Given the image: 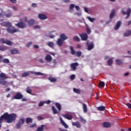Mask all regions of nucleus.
<instances>
[{
	"label": "nucleus",
	"instance_id": "obj_1",
	"mask_svg": "<svg viewBox=\"0 0 131 131\" xmlns=\"http://www.w3.org/2000/svg\"><path fill=\"white\" fill-rule=\"evenodd\" d=\"M16 118L17 115L16 114H9L8 113H5L0 117V123H2L4 120H6L7 123H12V122H15Z\"/></svg>",
	"mask_w": 131,
	"mask_h": 131
},
{
	"label": "nucleus",
	"instance_id": "obj_2",
	"mask_svg": "<svg viewBox=\"0 0 131 131\" xmlns=\"http://www.w3.org/2000/svg\"><path fill=\"white\" fill-rule=\"evenodd\" d=\"M55 105L56 108H57L58 111V110H57V109H56V107H55V106H54L52 107V110L53 114H58L59 112H61V110H62V107L61 106V104L58 102L55 103Z\"/></svg>",
	"mask_w": 131,
	"mask_h": 131
},
{
	"label": "nucleus",
	"instance_id": "obj_3",
	"mask_svg": "<svg viewBox=\"0 0 131 131\" xmlns=\"http://www.w3.org/2000/svg\"><path fill=\"white\" fill-rule=\"evenodd\" d=\"M9 77L7 76L6 74L4 73H0V84H2V85H6L7 83V81L6 79H8Z\"/></svg>",
	"mask_w": 131,
	"mask_h": 131
},
{
	"label": "nucleus",
	"instance_id": "obj_4",
	"mask_svg": "<svg viewBox=\"0 0 131 131\" xmlns=\"http://www.w3.org/2000/svg\"><path fill=\"white\" fill-rule=\"evenodd\" d=\"M25 123V119L23 118H20L18 120V122L15 125L16 128H17L18 129H19V128H21V126H22V125L24 124Z\"/></svg>",
	"mask_w": 131,
	"mask_h": 131
},
{
	"label": "nucleus",
	"instance_id": "obj_5",
	"mask_svg": "<svg viewBox=\"0 0 131 131\" xmlns=\"http://www.w3.org/2000/svg\"><path fill=\"white\" fill-rule=\"evenodd\" d=\"M7 31L8 33L10 34H13V33H15V32H19L20 30L18 29L14 28V27H10L7 29Z\"/></svg>",
	"mask_w": 131,
	"mask_h": 131
},
{
	"label": "nucleus",
	"instance_id": "obj_6",
	"mask_svg": "<svg viewBox=\"0 0 131 131\" xmlns=\"http://www.w3.org/2000/svg\"><path fill=\"white\" fill-rule=\"evenodd\" d=\"M121 13L123 14V15H127L125 18L128 19V18L129 17V16H130L131 9L130 8L127 9V12H125L123 10H122Z\"/></svg>",
	"mask_w": 131,
	"mask_h": 131
},
{
	"label": "nucleus",
	"instance_id": "obj_7",
	"mask_svg": "<svg viewBox=\"0 0 131 131\" xmlns=\"http://www.w3.org/2000/svg\"><path fill=\"white\" fill-rule=\"evenodd\" d=\"M0 42L2 43H6V45H7L8 46H12V42L10 40H8V39H5L4 38L0 39Z\"/></svg>",
	"mask_w": 131,
	"mask_h": 131
},
{
	"label": "nucleus",
	"instance_id": "obj_8",
	"mask_svg": "<svg viewBox=\"0 0 131 131\" xmlns=\"http://www.w3.org/2000/svg\"><path fill=\"white\" fill-rule=\"evenodd\" d=\"M79 36L81 38V40H88V38H89V36L87 33H83L82 34H79Z\"/></svg>",
	"mask_w": 131,
	"mask_h": 131
},
{
	"label": "nucleus",
	"instance_id": "obj_9",
	"mask_svg": "<svg viewBox=\"0 0 131 131\" xmlns=\"http://www.w3.org/2000/svg\"><path fill=\"white\" fill-rule=\"evenodd\" d=\"M86 45L87 46V50L88 51H92V50H93V49H94L95 47V45L93 42H91L90 43H89V41H87Z\"/></svg>",
	"mask_w": 131,
	"mask_h": 131
},
{
	"label": "nucleus",
	"instance_id": "obj_10",
	"mask_svg": "<svg viewBox=\"0 0 131 131\" xmlns=\"http://www.w3.org/2000/svg\"><path fill=\"white\" fill-rule=\"evenodd\" d=\"M23 98V95L20 93H17L13 97L14 100H20Z\"/></svg>",
	"mask_w": 131,
	"mask_h": 131
},
{
	"label": "nucleus",
	"instance_id": "obj_11",
	"mask_svg": "<svg viewBox=\"0 0 131 131\" xmlns=\"http://www.w3.org/2000/svg\"><path fill=\"white\" fill-rule=\"evenodd\" d=\"M16 26L19 28H25L26 27V25L23 23V21L19 22L15 25Z\"/></svg>",
	"mask_w": 131,
	"mask_h": 131
},
{
	"label": "nucleus",
	"instance_id": "obj_12",
	"mask_svg": "<svg viewBox=\"0 0 131 131\" xmlns=\"http://www.w3.org/2000/svg\"><path fill=\"white\" fill-rule=\"evenodd\" d=\"M62 116L66 119H68V120H71V119L73 118V116L70 114H66L64 115H62Z\"/></svg>",
	"mask_w": 131,
	"mask_h": 131
},
{
	"label": "nucleus",
	"instance_id": "obj_13",
	"mask_svg": "<svg viewBox=\"0 0 131 131\" xmlns=\"http://www.w3.org/2000/svg\"><path fill=\"white\" fill-rule=\"evenodd\" d=\"M77 66H78V63L75 62L71 64V68L73 70H76L77 69Z\"/></svg>",
	"mask_w": 131,
	"mask_h": 131
},
{
	"label": "nucleus",
	"instance_id": "obj_14",
	"mask_svg": "<svg viewBox=\"0 0 131 131\" xmlns=\"http://www.w3.org/2000/svg\"><path fill=\"white\" fill-rule=\"evenodd\" d=\"M59 39H61L62 40H63V41H65V40H66V39H68V37L67 36H66L65 35V34L62 33V34H60Z\"/></svg>",
	"mask_w": 131,
	"mask_h": 131
},
{
	"label": "nucleus",
	"instance_id": "obj_15",
	"mask_svg": "<svg viewBox=\"0 0 131 131\" xmlns=\"http://www.w3.org/2000/svg\"><path fill=\"white\" fill-rule=\"evenodd\" d=\"M72 125L73 126H76L77 127V128H80L81 127V125L80 124V123L79 122H72Z\"/></svg>",
	"mask_w": 131,
	"mask_h": 131
},
{
	"label": "nucleus",
	"instance_id": "obj_16",
	"mask_svg": "<svg viewBox=\"0 0 131 131\" xmlns=\"http://www.w3.org/2000/svg\"><path fill=\"white\" fill-rule=\"evenodd\" d=\"M103 127H105L106 128H108L111 127V123L107 122H104L103 123Z\"/></svg>",
	"mask_w": 131,
	"mask_h": 131
},
{
	"label": "nucleus",
	"instance_id": "obj_17",
	"mask_svg": "<svg viewBox=\"0 0 131 131\" xmlns=\"http://www.w3.org/2000/svg\"><path fill=\"white\" fill-rule=\"evenodd\" d=\"M45 59L47 61V62H51L52 60H53V58H52V56H51V55L48 54L45 57Z\"/></svg>",
	"mask_w": 131,
	"mask_h": 131
},
{
	"label": "nucleus",
	"instance_id": "obj_18",
	"mask_svg": "<svg viewBox=\"0 0 131 131\" xmlns=\"http://www.w3.org/2000/svg\"><path fill=\"white\" fill-rule=\"evenodd\" d=\"M38 18L40 19V20H46V19L47 18V16L42 14H39L38 15Z\"/></svg>",
	"mask_w": 131,
	"mask_h": 131
},
{
	"label": "nucleus",
	"instance_id": "obj_19",
	"mask_svg": "<svg viewBox=\"0 0 131 131\" xmlns=\"http://www.w3.org/2000/svg\"><path fill=\"white\" fill-rule=\"evenodd\" d=\"M63 41H64L63 40L58 38L57 41V45H58L59 47H62L63 46Z\"/></svg>",
	"mask_w": 131,
	"mask_h": 131
},
{
	"label": "nucleus",
	"instance_id": "obj_20",
	"mask_svg": "<svg viewBox=\"0 0 131 131\" xmlns=\"http://www.w3.org/2000/svg\"><path fill=\"white\" fill-rule=\"evenodd\" d=\"M60 120L61 122V124L65 127V128H68V126L67 125L66 123L62 119V118L60 117Z\"/></svg>",
	"mask_w": 131,
	"mask_h": 131
},
{
	"label": "nucleus",
	"instance_id": "obj_21",
	"mask_svg": "<svg viewBox=\"0 0 131 131\" xmlns=\"http://www.w3.org/2000/svg\"><path fill=\"white\" fill-rule=\"evenodd\" d=\"M10 53L12 55H15L16 54H19V51L16 49H13L10 50Z\"/></svg>",
	"mask_w": 131,
	"mask_h": 131
},
{
	"label": "nucleus",
	"instance_id": "obj_22",
	"mask_svg": "<svg viewBox=\"0 0 131 131\" xmlns=\"http://www.w3.org/2000/svg\"><path fill=\"white\" fill-rule=\"evenodd\" d=\"M30 73H31V74H34V75H38L40 76H42V75H44L43 73H41L40 72H35L33 71H30Z\"/></svg>",
	"mask_w": 131,
	"mask_h": 131
},
{
	"label": "nucleus",
	"instance_id": "obj_23",
	"mask_svg": "<svg viewBox=\"0 0 131 131\" xmlns=\"http://www.w3.org/2000/svg\"><path fill=\"white\" fill-rule=\"evenodd\" d=\"M120 26H121V21H119L117 23V24L116 25V27L115 28V30L119 29V27H120Z\"/></svg>",
	"mask_w": 131,
	"mask_h": 131
},
{
	"label": "nucleus",
	"instance_id": "obj_24",
	"mask_svg": "<svg viewBox=\"0 0 131 131\" xmlns=\"http://www.w3.org/2000/svg\"><path fill=\"white\" fill-rule=\"evenodd\" d=\"M28 24L29 26H33V25H34V20L30 19L28 21Z\"/></svg>",
	"mask_w": 131,
	"mask_h": 131
},
{
	"label": "nucleus",
	"instance_id": "obj_25",
	"mask_svg": "<svg viewBox=\"0 0 131 131\" xmlns=\"http://www.w3.org/2000/svg\"><path fill=\"white\" fill-rule=\"evenodd\" d=\"M97 109L98 111H104V110L106 109V107H105L104 106H101L97 107Z\"/></svg>",
	"mask_w": 131,
	"mask_h": 131
},
{
	"label": "nucleus",
	"instance_id": "obj_26",
	"mask_svg": "<svg viewBox=\"0 0 131 131\" xmlns=\"http://www.w3.org/2000/svg\"><path fill=\"white\" fill-rule=\"evenodd\" d=\"M82 106L84 113H86V112H88V106H86V104L83 103Z\"/></svg>",
	"mask_w": 131,
	"mask_h": 131
},
{
	"label": "nucleus",
	"instance_id": "obj_27",
	"mask_svg": "<svg viewBox=\"0 0 131 131\" xmlns=\"http://www.w3.org/2000/svg\"><path fill=\"white\" fill-rule=\"evenodd\" d=\"M131 35V30L127 31L124 33V36H130Z\"/></svg>",
	"mask_w": 131,
	"mask_h": 131
},
{
	"label": "nucleus",
	"instance_id": "obj_28",
	"mask_svg": "<svg viewBox=\"0 0 131 131\" xmlns=\"http://www.w3.org/2000/svg\"><path fill=\"white\" fill-rule=\"evenodd\" d=\"M115 14V10L113 9L112 10L111 13L110 15V19H112V18H113Z\"/></svg>",
	"mask_w": 131,
	"mask_h": 131
},
{
	"label": "nucleus",
	"instance_id": "obj_29",
	"mask_svg": "<svg viewBox=\"0 0 131 131\" xmlns=\"http://www.w3.org/2000/svg\"><path fill=\"white\" fill-rule=\"evenodd\" d=\"M29 74H30V72L28 71V72H26L23 73L21 76H22V77H26L28 76L29 75Z\"/></svg>",
	"mask_w": 131,
	"mask_h": 131
},
{
	"label": "nucleus",
	"instance_id": "obj_30",
	"mask_svg": "<svg viewBox=\"0 0 131 131\" xmlns=\"http://www.w3.org/2000/svg\"><path fill=\"white\" fill-rule=\"evenodd\" d=\"M26 122L27 124H28V123H32V119L31 118H27Z\"/></svg>",
	"mask_w": 131,
	"mask_h": 131
},
{
	"label": "nucleus",
	"instance_id": "obj_31",
	"mask_svg": "<svg viewBox=\"0 0 131 131\" xmlns=\"http://www.w3.org/2000/svg\"><path fill=\"white\" fill-rule=\"evenodd\" d=\"M70 50L71 51V55H75L76 52L75 50H74V48L73 47V46L70 47Z\"/></svg>",
	"mask_w": 131,
	"mask_h": 131
},
{
	"label": "nucleus",
	"instance_id": "obj_32",
	"mask_svg": "<svg viewBox=\"0 0 131 131\" xmlns=\"http://www.w3.org/2000/svg\"><path fill=\"white\" fill-rule=\"evenodd\" d=\"M99 88L101 89V88H103V86H105V82H103V81H100L99 83Z\"/></svg>",
	"mask_w": 131,
	"mask_h": 131
},
{
	"label": "nucleus",
	"instance_id": "obj_33",
	"mask_svg": "<svg viewBox=\"0 0 131 131\" xmlns=\"http://www.w3.org/2000/svg\"><path fill=\"white\" fill-rule=\"evenodd\" d=\"M26 92L28 94H30V95H31V93H32V89H30V87L28 86L26 89Z\"/></svg>",
	"mask_w": 131,
	"mask_h": 131
},
{
	"label": "nucleus",
	"instance_id": "obj_34",
	"mask_svg": "<svg viewBox=\"0 0 131 131\" xmlns=\"http://www.w3.org/2000/svg\"><path fill=\"white\" fill-rule=\"evenodd\" d=\"M75 8V5L74 4H71L70 6V12L71 13L72 11H73V8Z\"/></svg>",
	"mask_w": 131,
	"mask_h": 131
},
{
	"label": "nucleus",
	"instance_id": "obj_35",
	"mask_svg": "<svg viewBox=\"0 0 131 131\" xmlns=\"http://www.w3.org/2000/svg\"><path fill=\"white\" fill-rule=\"evenodd\" d=\"M49 80L51 82H56L57 81V78H49Z\"/></svg>",
	"mask_w": 131,
	"mask_h": 131
},
{
	"label": "nucleus",
	"instance_id": "obj_36",
	"mask_svg": "<svg viewBox=\"0 0 131 131\" xmlns=\"http://www.w3.org/2000/svg\"><path fill=\"white\" fill-rule=\"evenodd\" d=\"M76 57H81V51H77L75 53Z\"/></svg>",
	"mask_w": 131,
	"mask_h": 131
},
{
	"label": "nucleus",
	"instance_id": "obj_37",
	"mask_svg": "<svg viewBox=\"0 0 131 131\" xmlns=\"http://www.w3.org/2000/svg\"><path fill=\"white\" fill-rule=\"evenodd\" d=\"M5 27H8V28H9V27H12L11 23H10L9 21H6V25L5 26Z\"/></svg>",
	"mask_w": 131,
	"mask_h": 131
},
{
	"label": "nucleus",
	"instance_id": "obj_38",
	"mask_svg": "<svg viewBox=\"0 0 131 131\" xmlns=\"http://www.w3.org/2000/svg\"><path fill=\"white\" fill-rule=\"evenodd\" d=\"M73 92H74V93H76V94H78L79 95V94H80V91L76 88L73 89Z\"/></svg>",
	"mask_w": 131,
	"mask_h": 131
},
{
	"label": "nucleus",
	"instance_id": "obj_39",
	"mask_svg": "<svg viewBox=\"0 0 131 131\" xmlns=\"http://www.w3.org/2000/svg\"><path fill=\"white\" fill-rule=\"evenodd\" d=\"M80 120L82 123H83V124H85L86 123V120H85L83 118L80 117Z\"/></svg>",
	"mask_w": 131,
	"mask_h": 131
},
{
	"label": "nucleus",
	"instance_id": "obj_40",
	"mask_svg": "<svg viewBox=\"0 0 131 131\" xmlns=\"http://www.w3.org/2000/svg\"><path fill=\"white\" fill-rule=\"evenodd\" d=\"M47 45L50 48H53V47H54V46H55V45L54 44V42H48Z\"/></svg>",
	"mask_w": 131,
	"mask_h": 131
},
{
	"label": "nucleus",
	"instance_id": "obj_41",
	"mask_svg": "<svg viewBox=\"0 0 131 131\" xmlns=\"http://www.w3.org/2000/svg\"><path fill=\"white\" fill-rule=\"evenodd\" d=\"M107 64L109 65V66H111V65H112L113 64V60L112 59H110L107 61Z\"/></svg>",
	"mask_w": 131,
	"mask_h": 131
},
{
	"label": "nucleus",
	"instance_id": "obj_42",
	"mask_svg": "<svg viewBox=\"0 0 131 131\" xmlns=\"http://www.w3.org/2000/svg\"><path fill=\"white\" fill-rule=\"evenodd\" d=\"M73 40H74V41H80V39L77 36H74L73 37Z\"/></svg>",
	"mask_w": 131,
	"mask_h": 131
},
{
	"label": "nucleus",
	"instance_id": "obj_43",
	"mask_svg": "<svg viewBox=\"0 0 131 131\" xmlns=\"http://www.w3.org/2000/svg\"><path fill=\"white\" fill-rule=\"evenodd\" d=\"M2 62L3 63H10V60L8 58H4L3 59Z\"/></svg>",
	"mask_w": 131,
	"mask_h": 131
},
{
	"label": "nucleus",
	"instance_id": "obj_44",
	"mask_svg": "<svg viewBox=\"0 0 131 131\" xmlns=\"http://www.w3.org/2000/svg\"><path fill=\"white\" fill-rule=\"evenodd\" d=\"M6 16L7 18H11V17H12V13L9 12V13H7Z\"/></svg>",
	"mask_w": 131,
	"mask_h": 131
},
{
	"label": "nucleus",
	"instance_id": "obj_45",
	"mask_svg": "<svg viewBox=\"0 0 131 131\" xmlns=\"http://www.w3.org/2000/svg\"><path fill=\"white\" fill-rule=\"evenodd\" d=\"M45 104V101H40L38 104V107H41L42 106H43V104Z\"/></svg>",
	"mask_w": 131,
	"mask_h": 131
},
{
	"label": "nucleus",
	"instance_id": "obj_46",
	"mask_svg": "<svg viewBox=\"0 0 131 131\" xmlns=\"http://www.w3.org/2000/svg\"><path fill=\"white\" fill-rule=\"evenodd\" d=\"M87 19H88L90 22H94L95 21V18L91 17H87Z\"/></svg>",
	"mask_w": 131,
	"mask_h": 131
},
{
	"label": "nucleus",
	"instance_id": "obj_47",
	"mask_svg": "<svg viewBox=\"0 0 131 131\" xmlns=\"http://www.w3.org/2000/svg\"><path fill=\"white\" fill-rule=\"evenodd\" d=\"M116 62L117 65H121V64H122V62H121V60L118 59L116 60Z\"/></svg>",
	"mask_w": 131,
	"mask_h": 131
},
{
	"label": "nucleus",
	"instance_id": "obj_48",
	"mask_svg": "<svg viewBox=\"0 0 131 131\" xmlns=\"http://www.w3.org/2000/svg\"><path fill=\"white\" fill-rule=\"evenodd\" d=\"M6 23H7V21L2 22V23L1 24V25H2V26H4V27H6Z\"/></svg>",
	"mask_w": 131,
	"mask_h": 131
},
{
	"label": "nucleus",
	"instance_id": "obj_49",
	"mask_svg": "<svg viewBox=\"0 0 131 131\" xmlns=\"http://www.w3.org/2000/svg\"><path fill=\"white\" fill-rule=\"evenodd\" d=\"M86 30L88 34H90V33H91V30L89 28H86Z\"/></svg>",
	"mask_w": 131,
	"mask_h": 131
},
{
	"label": "nucleus",
	"instance_id": "obj_50",
	"mask_svg": "<svg viewBox=\"0 0 131 131\" xmlns=\"http://www.w3.org/2000/svg\"><path fill=\"white\" fill-rule=\"evenodd\" d=\"M32 44V42H28V44L27 45V48H30V46H31Z\"/></svg>",
	"mask_w": 131,
	"mask_h": 131
},
{
	"label": "nucleus",
	"instance_id": "obj_51",
	"mask_svg": "<svg viewBox=\"0 0 131 131\" xmlns=\"http://www.w3.org/2000/svg\"><path fill=\"white\" fill-rule=\"evenodd\" d=\"M12 4H16L17 3V0H9Z\"/></svg>",
	"mask_w": 131,
	"mask_h": 131
},
{
	"label": "nucleus",
	"instance_id": "obj_52",
	"mask_svg": "<svg viewBox=\"0 0 131 131\" xmlns=\"http://www.w3.org/2000/svg\"><path fill=\"white\" fill-rule=\"evenodd\" d=\"M70 78H71V79L72 80H73V79H74L75 78V75H72L71 76Z\"/></svg>",
	"mask_w": 131,
	"mask_h": 131
},
{
	"label": "nucleus",
	"instance_id": "obj_53",
	"mask_svg": "<svg viewBox=\"0 0 131 131\" xmlns=\"http://www.w3.org/2000/svg\"><path fill=\"white\" fill-rule=\"evenodd\" d=\"M37 6V5L35 3H33L32 4V7L33 8H36V7Z\"/></svg>",
	"mask_w": 131,
	"mask_h": 131
},
{
	"label": "nucleus",
	"instance_id": "obj_54",
	"mask_svg": "<svg viewBox=\"0 0 131 131\" xmlns=\"http://www.w3.org/2000/svg\"><path fill=\"white\" fill-rule=\"evenodd\" d=\"M36 124L35 123L34 124H31L30 126V127L31 128H32V127H36Z\"/></svg>",
	"mask_w": 131,
	"mask_h": 131
},
{
	"label": "nucleus",
	"instance_id": "obj_55",
	"mask_svg": "<svg viewBox=\"0 0 131 131\" xmlns=\"http://www.w3.org/2000/svg\"><path fill=\"white\" fill-rule=\"evenodd\" d=\"M40 28V27L39 26H35L34 27V29H39Z\"/></svg>",
	"mask_w": 131,
	"mask_h": 131
},
{
	"label": "nucleus",
	"instance_id": "obj_56",
	"mask_svg": "<svg viewBox=\"0 0 131 131\" xmlns=\"http://www.w3.org/2000/svg\"><path fill=\"white\" fill-rule=\"evenodd\" d=\"M5 50H6L5 47L0 46V51H5Z\"/></svg>",
	"mask_w": 131,
	"mask_h": 131
},
{
	"label": "nucleus",
	"instance_id": "obj_57",
	"mask_svg": "<svg viewBox=\"0 0 131 131\" xmlns=\"http://www.w3.org/2000/svg\"><path fill=\"white\" fill-rule=\"evenodd\" d=\"M33 48L34 49H39V46H38V45H34Z\"/></svg>",
	"mask_w": 131,
	"mask_h": 131
},
{
	"label": "nucleus",
	"instance_id": "obj_58",
	"mask_svg": "<svg viewBox=\"0 0 131 131\" xmlns=\"http://www.w3.org/2000/svg\"><path fill=\"white\" fill-rule=\"evenodd\" d=\"M84 10L86 13H89V9H88L86 7H84Z\"/></svg>",
	"mask_w": 131,
	"mask_h": 131
},
{
	"label": "nucleus",
	"instance_id": "obj_59",
	"mask_svg": "<svg viewBox=\"0 0 131 131\" xmlns=\"http://www.w3.org/2000/svg\"><path fill=\"white\" fill-rule=\"evenodd\" d=\"M39 62H40V63H45V61H43V59H42V58H40V59H39Z\"/></svg>",
	"mask_w": 131,
	"mask_h": 131
},
{
	"label": "nucleus",
	"instance_id": "obj_60",
	"mask_svg": "<svg viewBox=\"0 0 131 131\" xmlns=\"http://www.w3.org/2000/svg\"><path fill=\"white\" fill-rule=\"evenodd\" d=\"M126 106H127L128 108H129V109H131V104L127 103Z\"/></svg>",
	"mask_w": 131,
	"mask_h": 131
},
{
	"label": "nucleus",
	"instance_id": "obj_61",
	"mask_svg": "<svg viewBox=\"0 0 131 131\" xmlns=\"http://www.w3.org/2000/svg\"><path fill=\"white\" fill-rule=\"evenodd\" d=\"M75 8H76V10L77 11H79L80 8H79V7L78 6H75Z\"/></svg>",
	"mask_w": 131,
	"mask_h": 131
},
{
	"label": "nucleus",
	"instance_id": "obj_62",
	"mask_svg": "<svg viewBox=\"0 0 131 131\" xmlns=\"http://www.w3.org/2000/svg\"><path fill=\"white\" fill-rule=\"evenodd\" d=\"M45 104H51V100H48L47 101H45Z\"/></svg>",
	"mask_w": 131,
	"mask_h": 131
},
{
	"label": "nucleus",
	"instance_id": "obj_63",
	"mask_svg": "<svg viewBox=\"0 0 131 131\" xmlns=\"http://www.w3.org/2000/svg\"><path fill=\"white\" fill-rule=\"evenodd\" d=\"M13 10H14V11H17V10H18V8L16 6H13Z\"/></svg>",
	"mask_w": 131,
	"mask_h": 131
},
{
	"label": "nucleus",
	"instance_id": "obj_64",
	"mask_svg": "<svg viewBox=\"0 0 131 131\" xmlns=\"http://www.w3.org/2000/svg\"><path fill=\"white\" fill-rule=\"evenodd\" d=\"M38 120H42V119H43L42 118V117H40V116H39V117H38Z\"/></svg>",
	"mask_w": 131,
	"mask_h": 131
}]
</instances>
